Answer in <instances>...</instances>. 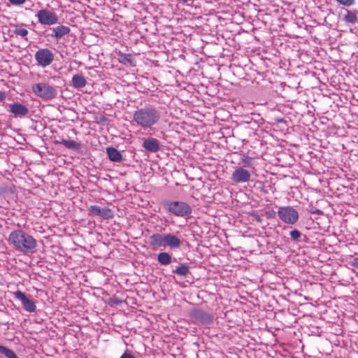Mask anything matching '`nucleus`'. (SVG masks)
I'll list each match as a JSON object with an SVG mask.
<instances>
[{
    "label": "nucleus",
    "mask_w": 358,
    "mask_h": 358,
    "mask_svg": "<svg viewBox=\"0 0 358 358\" xmlns=\"http://www.w3.org/2000/svg\"><path fill=\"white\" fill-rule=\"evenodd\" d=\"M161 107H156L152 105H146L138 108L133 113L132 121L134 124L145 131L152 130L161 120Z\"/></svg>",
    "instance_id": "nucleus-1"
},
{
    "label": "nucleus",
    "mask_w": 358,
    "mask_h": 358,
    "mask_svg": "<svg viewBox=\"0 0 358 358\" xmlns=\"http://www.w3.org/2000/svg\"><path fill=\"white\" fill-rule=\"evenodd\" d=\"M8 241L17 251L23 254L33 253L37 245V241L32 236L20 229L10 232Z\"/></svg>",
    "instance_id": "nucleus-2"
},
{
    "label": "nucleus",
    "mask_w": 358,
    "mask_h": 358,
    "mask_svg": "<svg viewBox=\"0 0 358 358\" xmlns=\"http://www.w3.org/2000/svg\"><path fill=\"white\" fill-rule=\"evenodd\" d=\"M162 204L165 210L177 217H189L192 212V207L183 201L164 200Z\"/></svg>",
    "instance_id": "nucleus-3"
},
{
    "label": "nucleus",
    "mask_w": 358,
    "mask_h": 358,
    "mask_svg": "<svg viewBox=\"0 0 358 358\" xmlns=\"http://www.w3.org/2000/svg\"><path fill=\"white\" fill-rule=\"evenodd\" d=\"M32 92L43 100H51L57 95V90L46 83L34 84L31 87Z\"/></svg>",
    "instance_id": "nucleus-4"
},
{
    "label": "nucleus",
    "mask_w": 358,
    "mask_h": 358,
    "mask_svg": "<svg viewBox=\"0 0 358 358\" xmlns=\"http://www.w3.org/2000/svg\"><path fill=\"white\" fill-rule=\"evenodd\" d=\"M278 216L285 224H294L299 220V213L292 206H280L278 208Z\"/></svg>",
    "instance_id": "nucleus-5"
},
{
    "label": "nucleus",
    "mask_w": 358,
    "mask_h": 358,
    "mask_svg": "<svg viewBox=\"0 0 358 358\" xmlns=\"http://www.w3.org/2000/svg\"><path fill=\"white\" fill-rule=\"evenodd\" d=\"M34 58L38 66L45 68L52 63L55 55L49 48H40L35 52Z\"/></svg>",
    "instance_id": "nucleus-6"
},
{
    "label": "nucleus",
    "mask_w": 358,
    "mask_h": 358,
    "mask_svg": "<svg viewBox=\"0 0 358 358\" xmlns=\"http://www.w3.org/2000/svg\"><path fill=\"white\" fill-rule=\"evenodd\" d=\"M38 23L42 25L52 26L59 22V17L51 10L46 8L39 10L36 14Z\"/></svg>",
    "instance_id": "nucleus-7"
},
{
    "label": "nucleus",
    "mask_w": 358,
    "mask_h": 358,
    "mask_svg": "<svg viewBox=\"0 0 358 358\" xmlns=\"http://www.w3.org/2000/svg\"><path fill=\"white\" fill-rule=\"evenodd\" d=\"M13 296L15 299L21 302L22 306L24 310L29 313L36 311V306L35 302L32 299H29L24 292L17 290L13 292Z\"/></svg>",
    "instance_id": "nucleus-8"
},
{
    "label": "nucleus",
    "mask_w": 358,
    "mask_h": 358,
    "mask_svg": "<svg viewBox=\"0 0 358 358\" xmlns=\"http://www.w3.org/2000/svg\"><path fill=\"white\" fill-rule=\"evenodd\" d=\"M250 172L242 166L236 167L231 174V179L235 183H245L250 181Z\"/></svg>",
    "instance_id": "nucleus-9"
},
{
    "label": "nucleus",
    "mask_w": 358,
    "mask_h": 358,
    "mask_svg": "<svg viewBox=\"0 0 358 358\" xmlns=\"http://www.w3.org/2000/svg\"><path fill=\"white\" fill-rule=\"evenodd\" d=\"M191 315L197 323L203 325H210L213 321V317L211 314L201 309L194 310Z\"/></svg>",
    "instance_id": "nucleus-10"
},
{
    "label": "nucleus",
    "mask_w": 358,
    "mask_h": 358,
    "mask_svg": "<svg viewBox=\"0 0 358 358\" xmlns=\"http://www.w3.org/2000/svg\"><path fill=\"white\" fill-rule=\"evenodd\" d=\"M164 248H169L171 250H178L180 248L182 242L175 234L171 233L164 234Z\"/></svg>",
    "instance_id": "nucleus-11"
},
{
    "label": "nucleus",
    "mask_w": 358,
    "mask_h": 358,
    "mask_svg": "<svg viewBox=\"0 0 358 358\" xmlns=\"http://www.w3.org/2000/svg\"><path fill=\"white\" fill-rule=\"evenodd\" d=\"M9 110L8 111L13 114L15 117H23L26 116L29 113V108L19 103V102H15L13 103L8 105Z\"/></svg>",
    "instance_id": "nucleus-12"
},
{
    "label": "nucleus",
    "mask_w": 358,
    "mask_h": 358,
    "mask_svg": "<svg viewBox=\"0 0 358 358\" xmlns=\"http://www.w3.org/2000/svg\"><path fill=\"white\" fill-rule=\"evenodd\" d=\"M143 148L148 152L155 153L160 150L159 141L152 137L143 138Z\"/></svg>",
    "instance_id": "nucleus-13"
},
{
    "label": "nucleus",
    "mask_w": 358,
    "mask_h": 358,
    "mask_svg": "<svg viewBox=\"0 0 358 358\" xmlns=\"http://www.w3.org/2000/svg\"><path fill=\"white\" fill-rule=\"evenodd\" d=\"M91 214L99 216L103 219L108 220L113 217V213L110 209L108 208H101L100 206L94 205L89 208Z\"/></svg>",
    "instance_id": "nucleus-14"
},
{
    "label": "nucleus",
    "mask_w": 358,
    "mask_h": 358,
    "mask_svg": "<svg viewBox=\"0 0 358 358\" xmlns=\"http://www.w3.org/2000/svg\"><path fill=\"white\" fill-rule=\"evenodd\" d=\"M164 234H153L149 237V244L153 250L164 248Z\"/></svg>",
    "instance_id": "nucleus-15"
},
{
    "label": "nucleus",
    "mask_w": 358,
    "mask_h": 358,
    "mask_svg": "<svg viewBox=\"0 0 358 358\" xmlns=\"http://www.w3.org/2000/svg\"><path fill=\"white\" fill-rule=\"evenodd\" d=\"M52 34L50 36L57 41L60 40L64 36L70 33L71 29L69 27L65 25H59L55 27L50 28Z\"/></svg>",
    "instance_id": "nucleus-16"
},
{
    "label": "nucleus",
    "mask_w": 358,
    "mask_h": 358,
    "mask_svg": "<svg viewBox=\"0 0 358 358\" xmlns=\"http://www.w3.org/2000/svg\"><path fill=\"white\" fill-rule=\"evenodd\" d=\"M106 154L109 160L113 162H120L123 159L121 152L114 147H108Z\"/></svg>",
    "instance_id": "nucleus-17"
},
{
    "label": "nucleus",
    "mask_w": 358,
    "mask_h": 358,
    "mask_svg": "<svg viewBox=\"0 0 358 358\" xmlns=\"http://www.w3.org/2000/svg\"><path fill=\"white\" fill-rule=\"evenodd\" d=\"M87 85V80L83 74H76L72 77L71 85L76 89L84 87Z\"/></svg>",
    "instance_id": "nucleus-18"
},
{
    "label": "nucleus",
    "mask_w": 358,
    "mask_h": 358,
    "mask_svg": "<svg viewBox=\"0 0 358 358\" xmlns=\"http://www.w3.org/2000/svg\"><path fill=\"white\" fill-rule=\"evenodd\" d=\"M157 261L161 265L166 266L171 264L172 257L169 253L166 252H162L158 254Z\"/></svg>",
    "instance_id": "nucleus-19"
},
{
    "label": "nucleus",
    "mask_w": 358,
    "mask_h": 358,
    "mask_svg": "<svg viewBox=\"0 0 358 358\" xmlns=\"http://www.w3.org/2000/svg\"><path fill=\"white\" fill-rule=\"evenodd\" d=\"M172 273L178 276L186 277L189 273V266L187 264H182L173 269Z\"/></svg>",
    "instance_id": "nucleus-20"
},
{
    "label": "nucleus",
    "mask_w": 358,
    "mask_h": 358,
    "mask_svg": "<svg viewBox=\"0 0 358 358\" xmlns=\"http://www.w3.org/2000/svg\"><path fill=\"white\" fill-rule=\"evenodd\" d=\"M357 12L346 10V15L344 16V20L347 23L355 24L357 22Z\"/></svg>",
    "instance_id": "nucleus-21"
},
{
    "label": "nucleus",
    "mask_w": 358,
    "mask_h": 358,
    "mask_svg": "<svg viewBox=\"0 0 358 358\" xmlns=\"http://www.w3.org/2000/svg\"><path fill=\"white\" fill-rule=\"evenodd\" d=\"M59 143L68 149L78 150L80 148V144L73 140L62 139Z\"/></svg>",
    "instance_id": "nucleus-22"
},
{
    "label": "nucleus",
    "mask_w": 358,
    "mask_h": 358,
    "mask_svg": "<svg viewBox=\"0 0 358 358\" xmlns=\"http://www.w3.org/2000/svg\"><path fill=\"white\" fill-rule=\"evenodd\" d=\"M0 354L3 355L7 358H18L13 350L2 345H0Z\"/></svg>",
    "instance_id": "nucleus-23"
},
{
    "label": "nucleus",
    "mask_w": 358,
    "mask_h": 358,
    "mask_svg": "<svg viewBox=\"0 0 358 358\" xmlns=\"http://www.w3.org/2000/svg\"><path fill=\"white\" fill-rule=\"evenodd\" d=\"M290 238L294 242H300L302 241L303 234L298 229H293L289 232Z\"/></svg>",
    "instance_id": "nucleus-24"
},
{
    "label": "nucleus",
    "mask_w": 358,
    "mask_h": 358,
    "mask_svg": "<svg viewBox=\"0 0 358 358\" xmlns=\"http://www.w3.org/2000/svg\"><path fill=\"white\" fill-rule=\"evenodd\" d=\"M119 61L123 64H131L132 55L131 54H121L119 57Z\"/></svg>",
    "instance_id": "nucleus-25"
},
{
    "label": "nucleus",
    "mask_w": 358,
    "mask_h": 358,
    "mask_svg": "<svg viewBox=\"0 0 358 358\" xmlns=\"http://www.w3.org/2000/svg\"><path fill=\"white\" fill-rule=\"evenodd\" d=\"M14 34L22 37H25L28 34V31L24 28H16L14 30Z\"/></svg>",
    "instance_id": "nucleus-26"
},
{
    "label": "nucleus",
    "mask_w": 358,
    "mask_h": 358,
    "mask_svg": "<svg viewBox=\"0 0 358 358\" xmlns=\"http://www.w3.org/2000/svg\"><path fill=\"white\" fill-rule=\"evenodd\" d=\"M339 4L350 7L355 4V0H336Z\"/></svg>",
    "instance_id": "nucleus-27"
},
{
    "label": "nucleus",
    "mask_w": 358,
    "mask_h": 358,
    "mask_svg": "<svg viewBox=\"0 0 358 358\" xmlns=\"http://www.w3.org/2000/svg\"><path fill=\"white\" fill-rule=\"evenodd\" d=\"M8 1L13 5L20 6V5L23 4L26 0H8Z\"/></svg>",
    "instance_id": "nucleus-28"
},
{
    "label": "nucleus",
    "mask_w": 358,
    "mask_h": 358,
    "mask_svg": "<svg viewBox=\"0 0 358 358\" xmlns=\"http://www.w3.org/2000/svg\"><path fill=\"white\" fill-rule=\"evenodd\" d=\"M120 358H136L131 352L129 351H125Z\"/></svg>",
    "instance_id": "nucleus-29"
},
{
    "label": "nucleus",
    "mask_w": 358,
    "mask_h": 358,
    "mask_svg": "<svg viewBox=\"0 0 358 358\" xmlns=\"http://www.w3.org/2000/svg\"><path fill=\"white\" fill-rule=\"evenodd\" d=\"M250 161H251V158L247 157L244 159H242V162L246 166H250Z\"/></svg>",
    "instance_id": "nucleus-30"
},
{
    "label": "nucleus",
    "mask_w": 358,
    "mask_h": 358,
    "mask_svg": "<svg viewBox=\"0 0 358 358\" xmlns=\"http://www.w3.org/2000/svg\"><path fill=\"white\" fill-rule=\"evenodd\" d=\"M6 93L4 92L0 91V101H3L6 99Z\"/></svg>",
    "instance_id": "nucleus-31"
},
{
    "label": "nucleus",
    "mask_w": 358,
    "mask_h": 358,
    "mask_svg": "<svg viewBox=\"0 0 358 358\" xmlns=\"http://www.w3.org/2000/svg\"><path fill=\"white\" fill-rule=\"evenodd\" d=\"M352 265L356 268H358V258H355L352 260Z\"/></svg>",
    "instance_id": "nucleus-32"
},
{
    "label": "nucleus",
    "mask_w": 358,
    "mask_h": 358,
    "mask_svg": "<svg viewBox=\"0 0 358 358\" xmlns=\"http://www.w3.org/2000/svg\"><path fill=\"white\" fill-rule=\"evenodd\" d=\"M177 1L182 3H187L189 1H194V0H176Z\"/></svg>",
    "instance_id": "nucleus-33"
}]
</instances>
